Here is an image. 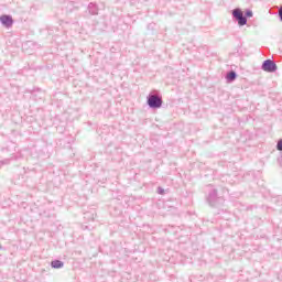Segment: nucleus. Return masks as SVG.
<instances>
[{"mask_svg": "<svg viewBox=\"0 0 282 282\" xmlns=\"http://www.w3.org/2000/svg\"><path fill=\"white\" fill-rule=\"evenodd\" d=\"M262 69L264 72H274L276 69V64H274V62L270 61V59H267L264 61V63L262 64Z\"/></svg>", "mask_w": 282, "mask_h": 282, "instance_id": "2", "label": "nucleus"}, {"mask_svg": "<svg viewBox=\"0 0 282 282\" xmlns=\"http://www.w3.org/2000/svg\"><path fill=\"white\" fill-rule=\"evenodd\" d=\"M235 78H237V74H235V72H230L227 75V80H235Z\"/></svg>", "mask_w": 282, "mask_h": 282, "instance_id": "6", "label": "nucleus"}, {"mask_svg": "<svg viewBox=\"0 0 282 282\" xmlns=\"http://www.w3.org/2000/svg\"><path fill=\"white\" fill-rule=\"evenodd\" d=\"M276 149L278 151H282V140L278 142Z\"/></svg>", "mask_w": 282, "mask_h": 282, "instance_id": "8", "label": "nucleus"}, {"mask_svg": "<svg viewBox=\"0 0 282 282\" xmlns=\"http://www.w3.org/2000/svg\"><path fill=\"white\" fill-rule=\"evenodd\" d=\"M52 268H63V262L61 260H54L51 262Z\"/></svg>", "mask_w": 282, "mask_h": 282, "instance_id": "4", "label": "nucleus"}, {"mask_svg": "<svg viewBox=\"0 0 282 282\" xmlns=\"http://www.w3.org/2000/svg\"><path fill=\"white\" fill-rule=\"evenodd\" d=\"M0 21H1L2 25H6V28L12 26V23H13L12 17H10V15L0 17Z\"/></svg>", "mask_w": 282, "mask_h": 282, "instance_id": "3", "label": "nucleus"}, {"mask_svg": "<svg viewBox=\"0 0 282 282\" xmlns=\"http://www.w3.org/2000/svg\"><path fill=\"white\" fill-rule=\"evenodd\" d=\"M238 23H239V25H246V23H247L246 18H243V15L241 18H238Z\"/></svg>", "mask_w": 282, "mask_h": 282, "instance_id": "7", "label": "nucleus"}, {"mask_svg": "<svg viewBox=\"0 0 282 282\" xmlns=\"http://www.w3.org/2000/svg\"><path fill=\"white\" fill-rule=\"evenodd\" d=\"M247 17H252V11H247Z\"/></svg>", "mask_w": 282, "mask_h": 282, "instance_id": "10", "label": "nucleus"}, {"mask_svg": "<svg viewBox=\"0 0 282 282\" xmlns=\"http://www.w3.org/2000/svg\"><path fill=\"white\" fill-rule=\"evenodd\" d=\"M232 14H234L235 19H237V20L241 19L243 17V12H241V10H239V9L234 10Z\"/></svg>", "mask_w": 282, "mask_h": 282, "instance_id": "5", "label": "nucleus"}, {"mask_svg": "<svg viewBox=\"0 0 282 282\" xmlns=\"http://www.w3.org/2000/svg\"><path fill=\"white\" fill-rule=\"evenodd\" d=\"M148 105L152 109H160V107H162V98L152 95L148 98Z\"/></svg>", "mask_w": 282, "mask_h": 282, "instance_id": "1", "label": "nucleus"}, {"mask_svg": "<svg viewBox=\"0 0 282 282\" xmlns=\"http://www.w3.org/2000/svg\"><path fill=\"white\" fill-rule=\"evenodd\" d=\"M279 17H280V19H281V21H282V7H281L280 10H279Z\"/></svg>", "mask_w": 282, "mask_h": 282, "instance_id": "9", "label": "nucleus"}]
</instances>
